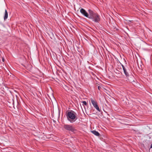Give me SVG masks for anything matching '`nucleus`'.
Masks as SVG:
<instances>
[{
    "mask_svg": "<svg viewBox=\"0 0 152 152\" xmlns=\"http://www.w3.org/2000/svg\"><path fill=\"white\" fill-rule=\"evenodd\" d=\"M2 61H3L4 62V59L3 58L2 59Z\"/></svg>",
    "mask_w": 152,
    "mask_h": 152,
    "instance_id": "obj_14",
    "label": "nucleus"
},
{
    "mask_svg": "<svg viewBox=\"0 0 152 152\" xmlns=\"http://www.w3.org/2000/svg\"><path fill=\"white\" fill-rule=\"evenodd\" d=\"M127 78L129 82L132 83L135 82L134 81V80L135 79L134 77L133 76L130 75V76H129V77H128Z\"/></svg>",
    "mask_w": 152,
    "mask_h": 152,
    "instance_id": "obj_6",
    "label": "nucleus"
},
{
    "mask_svg": "<svg viewBox=\"0 0 152 152\" xmlns=\"http://www.w3.org/2000/svg\"><path fill=\"white\" fill-rule=\"evenodd\" d=\"M91 102L92 103L94 107L98 111L100 112V110L99 107L97 105V102H96L93 100V99L92 98L91 99Z\"/></svg>",
    "mask_w": 152,
    "mask_h": 152,
    "instance_id": "obj_4",
    "label": "nucleus"
},
{
    "mask_svg": "<svg viewBox=\"0 0 152 152\" xmlns=\"http://www.w3.org/2000/svg\"><path fill=\"white\" fill-rule=\"evenodd\" d=\"M121 66H122V67L123 69H124V67H125L124 66L123 64H121Z\"/></svg>",
    "mask_w": 152,
    "mask_h": 152,
    "instance_id": "obj_12",
    "label": "nucleus"
},
{
    "mask_svg": "<svg viewBox=\"0 0 152 152\" xmlns=\"http://www.w3.org/2000/svg\"><path fill=\"white\" fill-rule=\"evenodd\" d=\"M88 11L89 12L88 18L95 22H98L100 20V16L98 14L91 10H89Z\"/></svg>",
    "mask_w": 152,
    "mask_h": 152,
    "instance_id": "obj_1",
    "label": "nucleus"
},
{
    "mask_svg": "<svg viewBox=\"0 0 152 152\" xmlns=\"http://www.w3.org/2000/svg\"><path fill=\"white\" fill-rule=\"evenodd\" d=\"M76 113L72 110L69 112L66 115L68 120L71 123L75 122L77 118L76 116Z\"/></svg>",
    "mask_w": 152,
    "mask_h": 152,
    "instance_id": "obj_2",
    "label": "nucleus"
},
{
    "mask_svg": "<svg viewBox=\"0 0 152 152\" xmlns=\"http://www.w3.org/2000/svg\"><path fill=\"white\" fill-rule=\"evenodd\" d=\"M81 102L83 104V105H84L86 106H87V103L85 101H82Z\"/></svg>",
    "mask_w": 152,
    "mask_h": 152,
    "instance_id": "obj_10",
    "label": "nucleus"
},
{
    "mask_svg": "<svg viewBox=\"0 0 152 152\" xmlns=\"http://www.w3.org/2000/svg\"><path fill=\"white\" fill-rule=\"evenodd\" d=\"M8 17V13L7 12L6 10H5V15L4 17V20H5L7 19Z\"/></svg>",
    "mask_w": 152,
    "mask_h": 152,
    "instance_id": "obj_9",
    "label": "nucleus"
},
{
    "mask_svg": "<svg viewBox=\"0 0 152 152\" xmlns=\"http://www.w3.org/2000/svg\"><path fill=\"white\" fill-rule=\"evenodd\" d=\"M14 104V102H13V104Z\"/></svg>",
    "mask_w": 152,
    "mask_h": 152,
    "instance_id": "obj_15",
    "label": "nucleus"
},
{
    "mask_svg": "<svg viewBox=\"0 0 152 152\" xmlns=\"http://www.w3.org/2000/svg\"><path fill=\"white\" fill-rule=\"evenodd\" d=\"M91 132L96 136H99L100 135L99 133L98 132L95 130L91 131Z\"/></svg>",
    "mask_w": 152,
    "mask_h": 152,
    "instance_id": "obj_8",
    "label": "nucleus"
},
{
    "mask_svg": "<svg viewBox=\"0 0 152 152\" xmlns=\"http://www.w3.org/2000/svg\"><path fill=\"white\" fill-rule=\"evenodd\" d=\"M80 12L85 16L88 18L89 15V12L88 13L84 9L81 8L80 10Z\"/></svg>",
    "mask_w": 152,
    "mask_h": 152,
    "instance_id": "obj_5",
    "label": "nucleus"
},
{
    "mask_svg": "<svg viewBox=\"0 0 152 152\" xmlns=\"http://www.w3.org/2000/svg\"><path fill=\"white\" fill-rule=\"evenodd\" d=\"M150 148H152V144L150 146Z\"/></svg>",
    "mask_w": 152,
    "mask_h": 152,
    "instance_id": "obj_13",
    "label": "nucleus"
},
{
    "mask_svg": "<svg viewBox=\"0 0 152 152\" xmlns=\"http://www.w3.org/2000/svg\"><path fill=\"white\" fill-rule=\"evenodd\" d=\"M98 90H100V89H101V87L100 86H98Z\"/></svg>",
    "mask_w": 152,
    "mask_h": 152,
    "instance_id": "obj_11",
    "label": "nucleus"
},
{
    "mask_svg": "<svg viewBox=\"0 0 152 152\" xmlns=\"http://www.w3.org/2000/svg\"><path fill=\"white\" fill-rule=\"evenodd\" d=\"M123 70L124 72V73L126 77L127 78L129 77V75L128 73L127 72L126 70L125 67H124Z\"/></svg>",
    "mask_w": 152,
    "mask_h": 152,
    "instance_id": "obj_7",
    "label": "nucleus"
},
{
    "mask_svg": "<svg viewBox=\"0 0 152 152\" xmlns=\"http://www.w3.org/2000/svg\"><path fill=\"white\" fill-rule=\"evenodd\" d=\"M63 127L66 130L71 131L72 132H74L76 131L74 127L71 125L64 124Z\"/></svg>",
    "mask_w": 152,
    "mask_h": 152,
    "instance_id": "obj_3",
    "label": "nucleus"
}]
</instances>
